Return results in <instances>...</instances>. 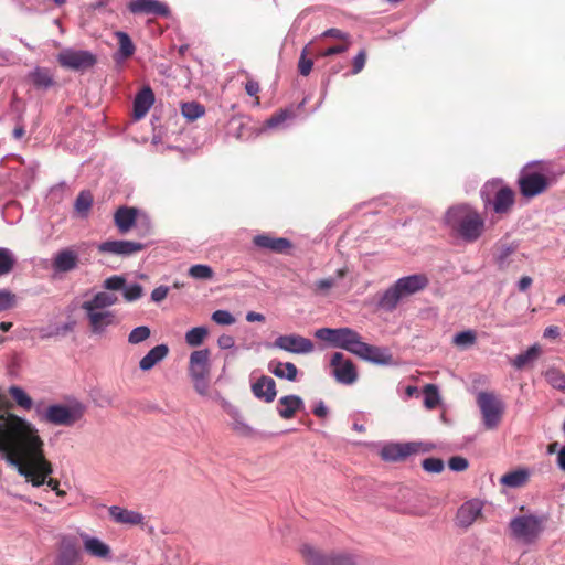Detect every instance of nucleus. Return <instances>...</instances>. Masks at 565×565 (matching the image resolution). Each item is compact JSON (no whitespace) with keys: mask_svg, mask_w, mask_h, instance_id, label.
I'll list each match as a JSON object with an SVG mask.
<instances>
[{"mask_svg":"<svg viewBox=\"0 0 565 565\" xmlns=\"http://www.w3.org/2000/svg\"><path fill=\"white\" fill-rule=\"evenodd\" d=\"M118 302V297L107 291H98L90 299L85 300L81 308L92 334L103 337L109 328L119 324L120 320L116 311L110 310Z\"/></svg>","mask_w":565,"mask_h":565,"instance_id":"f257e3e1","label":"nucleus"},{"mask_svg":"<svg viewBox=\"0 0 565 565\" xmlns=\"http://www.w3.org/2000/svg\"><path fill=\"white\" fill-rule=\"evenodd\" d=\"M446 225L468 243L476 242L484 231V220L469 204H458L447 210Z\"/></svg>","mask_w":565,"mask_h":565,"instance_id":"f03ea898","label":"nucleus"},{"mask_svg":"<svg viewBox=\"0 0 565 565\" xmlns=\"http://www.w3.org/2000/svg\"><path fill=\"white\" fill-rule=\"evenodd\" d=\"M547 516L545 514L523 513L513 516L508 524L510 539L519 544H534L545 530Z\"/></svg>","mask_w":565,"mask_h":565,"instance_id":"7ed1b4c3","label":"nucleus"},{"mask_svg":"<svg viewBox=\"0 0 565 565\" xmlns=\"http://www.w3.org/2000/svg\"><path fill=\"white\" fill-rule=\"evenodd\" d=\"M427 285L428 279L423 274L402 277L381 295L377 306L381 309L391 312L396 309L403 298L423 290Z\"/></svg>","mask_w":565,"mask_h":565,"instance_id":"20e7f679","label":"nucleus"},{"mask_svg":"<svg viewBox=\"0 0 565 565\" xmlns=\"http://www.w3.org/2000/svg\"><path fill=\"white\" fill-rule=\"evenodd\" d=\"M484 207H491L497 214H507L514 204V192L504 185L501 180L484 183L480 191Z\"/></svg>","mask_w":565,"mask_h":565,"instance_id":"39448f33","label":"nucleus"},{"mask_svg":"<svg viewBox=\"0 0 565 565\" xmlns=\"http://www.w3.org/2000/svg\"><path fill=\"white\" fill-rule=\"evenodd\" d=\"M518 185L522 196L532 199L544 193L550 186L540 162L527 163L520 172Z\"/></svg>","mask_w":565,"mask_h":565,"instance_id":"423d86ee","label":"nucleus"},{"mask_svg":"<svg viewBox=\"0 0 565 565\" xmlns=\"http://www.w3.org/2000/svg\"><path fill=\"white\" fill-rule=\"evenodd\" d=\"M210 351L209 349L195 350L189 358V376L193 387L201 396L209 395Z\"/></svg>","mask_w":565,"mask_h":565,"instance_id":"0eeeda50","label":"nucleus"},{"mask_svg":"<svg viewBox=\"0 0 565 565\" xmlns=\"http://www.w3.org/2000/svg\"><path fill=\"white\" fill-rule=\"evenodd\" d=\"M40 420L55 426H73L83 415L81 406H68L64 404H53L42 409L35 407Z\"/></svg>","mask_w":565,"mask_h":565,"instance_id":"6e6552de","label":"nucleus"},{"mask_svg":"<svg viewBox=\"0 0 565 565\" xmlns=\"http://www.w3.org/2000/svg\"><path fill=\"white\" fill-rule=\"evenodd\" d=\"M315 337L333 348H340L353 354L361 342V335L351 328H320L316 330Z\"/></svg>","mask_w":565,"mask_h":565,"instance_id":"1a4fd4ad","label":"nucleus"},{"mask_svg":"<svg viewBox=\"0 0 565 565\" xmlns=\"http://www.w3.org/2000/svg\"><path fill=\"white\" fill-rule=\"evenodd\" d=\"M477 404L482 415V422L487 429H494L499 426L504 412L503 402L492 392H479Z\"/></svg>","mask_w":565,"mask_h":565,"instance_id":"9d476101","label":"nucleus"},{"mask_svg":"<svg viewBox=\"0 0 565 565\" xmlns=\"http://www.w3.org/2000/svg\"><path fill=\"white\" fill-rule=\"evenodd\" d=\"M301 554L306 565H355V558L350 554H326L310 545H305Z\"/></svg>","mask_w":565,"mask_h":565,"instance_id":"9b49d317","label":"nucleus"},{"mask_svg":"<svg viewBox=\"0 0 565 565\" xmlns=\"http://www.w3.org/2000/svg\"><path fill=\"white\" fill-rule=\"evenodd\" d=\"M57 62L64 68L83 72L96 64V56L85 50L64 49L57 54Z\"/></svg>","mask_w":565,"mask_h":565,"instance_id":"f8f14e48","label":"nucleus"},{"mask_svg":"<svg viewBox=\"0 0 565 565\" xmlns=\"http://www.w3.org/2000/svg\"><path fill=\"white\" fill-rule=\"evenodd\" d=\"M271 345L294 354H308L315 350V344L310 339L296 333L279 335Z\"/></svg>","mask_w":565,"mask_h":565,"instance_id":"ddd939ff","label":"nucleus"},{"mask_svg":"<svg viewBox=\"0 0 565 565\" xmlns=\"http://www.w3.org/2000/svg\"><path fill=\"white\" fill-rule=\"evenodd\" d=\"M420 451H428V448L422 443H390L382 447L381 457L385 461H399Z\"/></svg>","mask_w":565,"mask_h":565,"instance_id":"4468645a","label":"nucleus"},{"mask_svg":"<svg viewBox=\"0 0 565 565\" xmlns=\"http://www.w3.org/2000/svg\"><path fill=\"white\" fill-rule=\"evenodd\" d=\"M114 222L121 234L128 233L137 223H141L147 228L149 227V220L146 215H141L138 209L121 206L114 215Z\"/></svg>","mask_w":565,"mask_h":565,"instance_id":"2eb2a0df","label":"nucleus"},{"mask_svg":"<svg viewBox=\"0 0 565 565\" xmlns=\"http://www.w3.org/2000/svg\"><path fill=\"white\" fill-rule=\"evenodd\" d=\"M330 364L333 367L332 374L339 383L351 385L356 381L358 373L354 364L352 361L345 360L342 353L335 352Z\"/></svg>","mask_w":565,"mask_h":565,"instance_id":"dca6fc26","label":"nucleus"},{"mask_svg":"<svg viewBox=\"0 0 565 565\" xmlns=\"http://www.w3.org/2000/svg\"><path fill=\"white\" fill-rule=\"evenodd\" d=\"M354 354L379 365H388L393 361V356L387 349L371 345L362 340Z\"/></svg>","mask_w":565,"mask_h":565,"instance_id":"f3484780","label":"nucleus"},{"mask_svg":"<svg viewBox=\"0 0 565 565\" xmlns=\"http://www.w3.org/2000/svg\"><path fill=\"white\" fill-rule=\"evenodd\" d=\"M145 247L146 245L138 242L106 241L98 245V250L100 253L127 257L142 250Z\"/></svg>","mask_w":565,"mask_h":565,"instance_id":"a211bd4d","label":"nucleus"},{"mask_svg":"<svg viewBox=\"0 0 565 565\" xmlns=\"http://www.w3.org/2000/svg\"><path fill=\"white\" fill-rule=\"evenodd\" d=\"M128 9L135 14L145 13L168 17L170 13L168 6L159 0H134L128 4Z\"/></svg>","mask_w":565,"mask_h":565,"instance_id":"6ab92c4d","label":"nucleus"},{"mask_svg":"<svg viewBox=\"0 0 565 565\" xmlns=\"http://www.w3.org/2000/svg\"><path fill=\"white\" fill-rule=\"evenodd\" d=\"M482 512V502L470 500L465 502L457 512L456 522L458 526L469 527Z\"/></svg>","mask_w":565,"mask_h":565,"instance_id":"aec40b11","label":"nucleus"},{"mask_svg":"<svg viewBox=\"0 0 565 565\" xmlns=\"http://www.w3.org/2000/svg\"><path fill=\"white\" fill-rule=\"evenodd\" d=\"M253 243L260 249L270 250L274 253H285L291 247V242L284 237H274L269 234H258L254 236Z\"/></svg>","mask_w":565,"mask_h":565,"instance_id":"412c9836","label":"nucleus"},{"mask_svg":"<svg viewBox=\"0 0 565 565\" xmlns=\"http://www.w3.org/2000/svg\"><path fill=\"white\" fill-rule=\"evenodd\" d=\"M110 519L118 524L122 525H139L143 523L145 516L137 511L128 510L119 505H111L108 509Z\"/></svg>","mask_w":565,"mask_h":565,"instance_id":"4be33fe9","label":"nucleus"},{"mask_svg":"<svg viewBox=\"0 0 565 565\" xmlns=\"http://www.w3.org/2000/svg\"><path fill=\"white\" fill-rule=\"evenodd\" d=\"M222 406L226 414L231 417L230 426L236 434L244 437L253 436L254 429L247 423H245L237 407L227 401H223Z\"/></svg>","mask_w":565,"mask_h":565,"instance_id":"5701e85b","label":"nucleus"},{"mask_svg":"<svg viewBox=\"0 0 565 565\" xmlns=\"http://www.w3.org/2000/svg\"><path fill=\"white\" fill-rule=\"evenodd\" d=\"M252 392L258 399L271 403L276 395V383L270 376L263 375L252 385Z\"/></svg>","mask_w":565,"mask_h":565,"instance_id":"b1692460","label":"nucleus"},{"mask_svg":"<svg viewBox=\"0 0 565 565\" xmlns=\"http://www.w3.org/2000/svg\"><path fill=\"white\" fill-rule=\"evenodd\" d=\"M81 561L79 550L72 539H63L61 542L60 553L57 555V565H78Z\"/></svg>","mask_w":565,"mask_h":565,"instance_id":"393cba45","label":"nucleus"},{"mask_svg":"<svg viewBox=\"0 0 565 565\" xmlns=\"http://www.w3.org/2000/svg\"><path fill=\"white\" fill-rule=\"evenodd\" d=\"M154 103V94L150 87H143L134 99V118L142 119Z\"/></svg>","mask_w":565,"mask_h":565,"instance_id":"a878e982","label":"nucleus"},{"mask_svg":"<svg viewBox=\"0 0 565 565\" xmlns=\"http://www.w3.org/2000/svg\"><path fill=\"white\" fill-rule=\"evenodd\" d=\"M83 544L84 550L94 557L102 558V559H108L110 558V547L104 543L98 537L90 536L86 533L79 534Z\"/></svg>","mask_w":565,"mask_h":565,"instance_id":"bb28decb","label":"nucleus"},{"mask_svg":"<svg viewBox=\"0 0 565 565\" xmlns=\"http://www.w3.org/2000/svg\"><path fill=\"white\" fill-rule=\"evenodd\" d=\"M303 408V401L298 395H286L279 398L277 404V412L280 417L289 419L295 414Z\"/></svg>","mask_w":565,"mask_h":565,"instance_id":"cd10ccee","label":"nucleus"},{"mask_svg":"<svg viewBox=\"0 0 565 565\" xmlns=\"http://www.w3.org/2000/svg\"><path fill=\"white\" fill-rule=\"evenodd\" d=\"M78 256L72 249L58 252L53 259V268L57 273H67L77 267Z\"/></svg>","mask_w":565,"mask_h":565,"instance_id":"c85d7f7f","label":"nucleus"},{"mask_svg":"<svg viewBox=\"0 0 565 565\" xmlns=\"http://www.w3.org/2000/svg\"><path fill=\"white\" fill-rule=\"evenodd\" d=\"M268 371L275 376L290 382L296 381L298 375V369L294 363L278 360L269 361Z\"/></svg>","mask_w":565,"mask_h":565,"instance_id":"c756f323","label":"nucleus"},{"mask_svg":"<svg viewBox=\"0 0 565 565\" xmlns=\"http://www.w3.org/2000/svg\"><path fill=\"white\" fill-rule=\"evenodd\" d=\"M169 353V348L166 344H158L152 348L140 361L139 367L142 371H149L161 362Z\"/></svg>","mask_w":565,"mask_h":565,"instance_id":"7c9ffc66","label":"nucleus"},{"mask_svg":"<svg viewBox=\"0 0 565 565\" xmlns=\"http://www.w3.org/2000/svg\"><path fill=\"white\" fill-rule=\"evenodd\" d=\"M530 478V472L526 469H516L503 475L500 479L501 484L508 488H520L524 486Z\"/></svg>","mask_w":565,"mask_h":565,"instance_id":"2f4dec72","label":"nucleus"},{"mask_svg":"<svg viewBox=\"0 0 565 565\" xmlns=\"http://www.w3.org/2000/svg\"><path fill=\"white\" fill-rule=\"evenodd\" d=\"M115 36L117 38L118 43H119V50L115 55V60L124 61V60L132 56L136 47H135L130 36L124 31L115 32Z\"/></svg>","mask_w":565,"mask_h":565,"instance_id":"473e14b6","label":"nucleus"},{"mask_svg":"<svg viewBox=\"0 0 565 565\" xmlns=\"http://www.w3.org/2000/svg\"><path fill=\"white\" fill-rule=\"evenodd\" d=\"M541 354V347L539 344H533L525 352L518 354L512 361L511 364L516 370H522L526 365L533 363Z\"/></svg>","mask_w":565,"mask_h":565,"instance_id":"72a5a7b5","label":"nucleus"},{"mask_svg":"<svg viewBox=\"0 0 565 565\" xmlns=\"http://www.w3.org/2000/svg\"><path fill=\"white\" fill-rule=\"evenodd\" d=\"M8 392L15 404L23 411H30L33 407V399L21 386L12 385Z\"/></svg>","mask_w":565,"mask_h":565,"instance_id":"f704fd0d","label":"nucleus"},{"mask_svg":"<svg viewBox=\"0 0 565 565\" xmlns=\"http://www.w3.org/2000/svg\"><path fill=\"white\" fill-rule=\"evenodd\" d=\"M29 77L38 88L46 89L54 84L51 72L44 67H36L29 74Z\"/></svg>","mask_w":565,"mask_h":565,"instance_id":"c9c22d12","label":"nucleus"},{"mask_svg":"<svg viewBox=\"0 0 565 565\" xmlns=\"http://www.w3.org/2000/svg\"><path fill=\"white\" fill-rule=\"evenodd\" d=\"M17 264L14 253L6 247H0V277L9 275Z\"/></svg>","mask_w":565,"mask_h":565,"instance_id":"e433bc0d","label":"nucleus"},{"mask_svg":"<svg viewBox=\"0 0 565 565\" xmlns=\"http://www.w3.org/2000/svg\"><path fill=\"white\" fill-rule=\"evenodd\" d=\"M93 205V195L89 191H82L74 203L75 211L82 217H86Z\"/></svg>","mask_w":565,"mask_h":565,"instance_id":"4c0bfd02","label":"nucleus"},{"mask_svg":"<svg viewBox=\"0 0 565 565\" xmlns=\"http://www.w3.org/2000/svg\"><path fill=\"white\" fill-rule=\"evenodd\" d=\"M209 334V330L206 327H194L186 331L185 333V342L190 347H199L201 345Z\"/></svg>","mask_w":565,"mask_h":565,"instance_id":"58836bf2","label":"nucleus"},{"mask_svg":"<svg viewBox=\"0 0 565 565\" xmlns=\"http://www.w3.org/2000/svg\"><path fill=\"white\" fill-rule=\"evenodd\" d=\"M181 114L189 121H193V120H196L198 118L202 117L205 114V108L203 105H201L196 102L183 103L181 105Z\"/></svg>","mask_w":565,"mask_h":565,"instance_id":"ea45409f","label":"nucleus"},{"mask_svg":"<svg viewBox=\"0 0 565 565\" xmlns=\"http://www.w3.org/2000/svg\"><path fill=\"white\" fill-rule=\"evenodd\" d=\"M518 249V244H500L497 245L495 263L500 268L508 266L509 257Z\"/></svg>","mask_w":565,"mask_h":565,"instance_id":"a19ab883","label":"nucleus"},{"mask_svg":"<svg viewBox=\"0 0 565 565\" xmlns=\"http://www.w3.org/2000/svg\"><path fill=\"white\" fill-rule=\"evenodd\" d=\"M345 274H347V269L340 268L335 271L334 276L317 280L315 282L316 290L321 291V292H327L329 289L334 287L338 284V281L341 280L345 276Z\"/></svg>","mask_w":565,"mask_h":565,"instance_id":"79ce46f5","label":"nucleus"},{"mask_svg":"<svg viewBox=\"0 0 565 565\" xmlns=\"http://www.w3.org/2000/svg\"><path fill=\"white\" fill-rule=\"evenodd\" d=\"M188 275L198 280H210L214 276V271L211 266L205 264H196L192 265L189 270Z\"/></svg>","mask_w":565,"mask_h":565,"instance_id":"37998d69","label":"nucleus"},{"mask_svg":"<svg viewBox=\"0 0 565 565\" xmlns=\"http://www.w3.org/2000/svg\"><path fill=\"white\" fill-rule=\"evenodd\" d=\"M440 402L438 387L434 384H427L424 387V405L428 409H434Z\"/></svg>","mask_w":565,"mask_h":565,"instance_id":"c03bdc74","label":"nucleus"},{"mask_svg":"<svg viewBox=\"0 0 565 565\" xmlns=\"http://www.w3.org/2000/svg\"><path fill=\"white\" fill-rule=\"evenodd\" d=\"M545 380L554 388L565 393V374L559 370L550 369L545 372Z\"/></svg>","mask_w":565,"mask_h":565,"instance_id":"a18cd8bd","label":"nucleus"},{"mask_svg":"<svg viewBox=\"0 0 565 565\" xmlns=\"http://www.w3.org/2000/svg\"><path fill=\"white\" fill-rule=\"evenodd\" d=\"M477 335L476 332L472 330H466L461 331L455 334L454 337V344L459 348H468L476 343Z\"/></svg>","mask_w":565,"mask_h":565,"instance_id":"49530a36","label":"nucleus"},{"mask_svg":"<svg viewBox=\"0 0 565 565\" xmlns=\"http://www.w3.org/2000/svg\"><path fill=\"white\" fill-rule=\"evenodd\" d=\"M151 334L150 328L147 326H140L137 328H134L129 335H128V342L130 344H138L143 341H146Z\"/></svg>","mask_w":565,"mask_h":565,"instance_id":"de8ad7c7","label":"nucleus"},{"mask_svg":"<svg viewBox=\"0 0 565 565\" xmlns=\"http://www.w3.org/2000/svg\"><path fill=\"white\" fill-rule=\"evenodd\" d=\"M143 295V288L141 285L134 282L130 285L125 284L122 289V296L126 301L132 302L141 298Z\"/></svg>","mask_w":565,"mask_h":565,"instance_id":"09e8293b","label":"nucleus"},{"mask_svg":"<svg viewBox=\"0 0 565 565\" xmlns=\"http://www.w3.org/2000/svg\"><path fill=\"white\" fill-rule=\"evenodd\" d=\"M17 305V296L9 289H0V312L9 310Z\"/></svg>","mask_w":565,"mask_h":565,"instance_id":"8fccbe9b","label":"nucleus"},{"mask_svg":"<svg viewBox=\"0 0 565 565\" xmlns=\"http://www.w3.org/2000/svg\"><path fill=\"white\" fill-rule=\"evenodd\" d=\"M291 116L292 114L289 110H280L267 119L265 126L269 129L280 127L286 120L290 119Z\"/></svg>","mask_w":565,"mask_h":565,"instance_id":"3c124183","label":"nucleus"},{"mask_svg":"<svg viewBox=\"0 0 565 565\" xmlns=\"http://www.w3.org/2000/svg\"><path fill=\"white\" fill-rule=\"evenodd\" d=\"M211 319L220 326H231L235 322V317L227 310H216L212 313Z\"/></svg>","mask_w":565,"mask_h":565,"instance_id":"603ef678","label":"nucleus"},{"mask_svg":"<svg viewBox=\"0 0 565 565\" xmlns=\"http://www.w3.org/2000/svg\"><path fill=\"white\" fill-rule=\"evenodd\" d=\"M422 467L427 472L439 473L444 470L445 465L441 459L430 457L423 460Z\"/></svg>","mask_w":565,"mask_h":565,"instance_id":"864d4df0","label":"nucleus"},{"mask_svg":"<svg viewBox=\"0 0 565 565\" xmlns=\"http://www.w3.org/2000/svg\"><path fill=\"white\" fill-rule=\"evenodd\" d=\"M126 284V279L122 276L114 275L105 279L103 287L107 290H122Z\"/></svg>","mask_w":565,"mask_h":565,"instance_id":"5fc2aeb1","label":"nucleus"},{"mask_svg":"<svg viewBox=\"0 0 565 565\" xmlns=\"http://www.w3.org/2000/svg\"><path fill=\"white\" fill-rule=\"evenodd\" d=\"M448 466H449L450 470L460 472V471H465L468 468L469 462L466 458H463L461 456H454L449 459Z\"/></svg>","mask_w":565,"mask_h":565,"instance_id":"6e6d98bb","label":"nucleus"},{"mask_svg":"<svg viewBox=\"0 0 565 565\" xmlns=\"http://www.w3.org/2000/svg\"><path fill=\"white\" fill-rule=\"evenodd\" d=\"M349 47L350 42H344L334 46H330L327 50L319 52L318 55L321 57H328L331 55L344 53L349 50Z\"/></svg>","mask_w":565,"mask_h":565,"instance_id":"4d7b16f0","label":"nucleus"},{"mask_svg":"<svg viewBox=\"0 0 565 565\" xmlns=\"http://www.w3.org/2000/svg\"><path fill=\"white\" fill-rule=\"evenodd\" d=\"M365 61H366V54H365V51H360L353 58V68H352V74H358L360 73L364 65H365Z\"/></svg>","mask_w":565,"mask_h":565,"instance_id":"13d9d810","label":"nucleus"},{"mask_svg":"<svg viewBox=\"0 0 565 565\" xmlns=\"http://www.w3.org/2000/svg\"><path fill=\"white\" fill-rule=\"evenodd\" d=\"M313 62L309 57L300 56L298 62V70L302 76H308L312 70Z\"/></svg>","mask_w":565,"mask_h":565,"instance_id":"bf43d9fd","label":"nucleus"},{"mask_svg":"<svg viewBox=\"0 0 565 565\" xmlns=\"http://www.w3.org/2000/svg\"><path fill=\"white\" fill-rule=\"evenodd\" d=\"M321 36L323 38H333V39H339V40H342L343 43L344 42H350L349 41V35L344 32H342L341 30L339 29H334V28H331V29H328L326 30Z\"/></svg>","mask_w":565,"mask_h":565,"instance_id":"052dcab7","label":"nucleus"},{"mask_svg":"<svg viewBox=\"0 0 565 565\" xmlns=\"http://www.w3.org/2000/svg\"><path fill=\"white\" fill-rule=\"evenodd\" d=\"M168 292H169V287L167 286H159L157 288H154L151 292V300L153 302H161L163 299L167 298L168 296Z\"/></svg>","mask_w":565,"mask_h":565,"instance_id":"680f3d73","label":"nucleus"},{"mask_svg":"<svg viewBox=\"0 0 565 565\" xmlns=\"http://www.w3.org/2000/svg\"><path fill=\"white\" fill-rule=\"evenodd\" d=\"M217 345L222 349V350H227V349H232L234 348L235 345V339L233 335L231 334H222L218 337L217 339Z\"/></svg>","mask_w":565,"mask_h":565,"instance_id":"e2e57ef3","label":"nucleus"},{"mask_svg":"<svg viewBox=\"0 0 565 565\" xmlns=\"http://www.w3.org/2000/svg\"><path fill=\"white\" fill-rule=\"evenodd\" d=\"M73 328L72 323H65L63 324L62 327H57L55 329V331H49V332H44L42 331V338H49V337H53V335H56V334H60V333H66L68 331H71Z\"/></svg>","mask_w":565,"mask_h":565,"instance_id":"0e129e2a","label":"nucleus"},{"mask_svg":"<svg viewBox=\"0 0 565 565\" xmlns=\"http://www.w3.org/2000/svg\"><path fill=\"white\" fill-rule=\"evenodd\" d=\"M328 413H329L328 407L324 405V403L322 401H320L319 403L316 404V406L313 408V414L317 417L323 418L328 415Z\"/></svg>","mask_w":565,"mask_h":565,"instance_id":"69168bd1","label":"nucleus"},{"mask_svg":"<svg viewBox=\"0 0 565 565\" xmlns=\"http://www.w3.org/2000/svg\"><path fill=\"white\" fill-rule=\"evenodd\" d=\"M245 90L249 96H256L259 92V84L256 81H248L245 84Z\"/></svg>","mask_w":565,"mask_h":565,"instance_id":"338daca9","label":"nucleus"},{"mask_svg":"<svg viewBox=\"0 0 565 565\" xmlns=\"http://www.w3.org/2000/svg\"><path fill=\"white\" fill-rule=\"evenodd\" d=\"M543 337L546 339H556L559 337V328L556 326H550L545 328Z\"/></svg>","mask_w":565,"mask_h":565,"instance_id":"774afa93","label":"nucleus"}]
</instances>
